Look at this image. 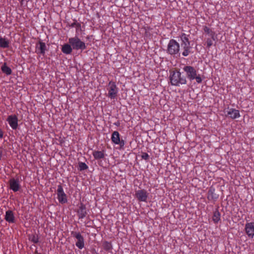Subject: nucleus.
<instances>
[{"label": "nucleus", "mask_w": 254, "mask_h": 254, "mask_svg": "<svg viewBox=\"0 0 254 254\" xmlns=\"http://www.w3.org/2000/svg\"><path fill=\"white\" fill-rule=\"evenodd\" d=\"M1 68L2 72L6 75H10L11 73V69L6 65V64H4Z\"/></svg>", "instance_id": "obj_22"}, {"label": "nucleus", "mask_w": 254, "mask_h": 254, "mask_svg": "<svg viewBox=\"0 0 254 254\" xmlns=\"http://www.w3.org/2000/svg\"><path fill=\"white\" fill-rule=\"evenodd\" d=\"M104 247L106 249L109 250L111 248V244L109 242H105L104 244Z\"/></svg>", "instance_id": "obj_27"}, {"label": "nucleus", "mask_w": 254, "mask_h": 254, "mask_svg": "<svg viewBox=\"0 0 254 254\" xmlns=\"http://www.w3.org/2000/svg\"><path fill=\"white\" fill-rule=\"evenodd\" d=\"M70 29L72 31L75 30V32H82L84 30L81 24L76 20H74L69 25Z\"/></svg>", "instance_id": "obj_12"}, {"label": "nucleus", "mask_w": 254, "mask_h": 254, "mask_svg": "<svg viewBox=\"0 0 254 254\" xmlns=\"http://www.w3.org/2000/svg\"><path fill=\"white\" fill-rule=\"evenodd\" d=\"M207 44L208 47H210L212 45V42L211 40H208L207 41Z\"/></svg>", "instance_id": "obj_29"}, {"label": "nucleus", "mask_w": 254, "mask_h": 254, "mask_svg": "<svg viewBox=\"0 0 254 254\" xmlns=\"http://www.w3.org/2000/svg\"><path fill=\"white\" fill-rule=\"evenodd\" d=\"M108 97L111 99L116 98L117 96L119 88L116 83L113 81H110L107 86Z\"/></svg>", "instance_id": "obj_4"}, {"label": "nucleus", "mask_w": 254, "mask_h": 254, "mask_svg": "<svg viewBox=\"0 0 254 254\" xmlns=\"http://www.w3.org/2000/svg\"><path fill=\"white\" fill-rule=\"evenodd\" d=\"M5 220L9 223H13L15 222V217L13 212L11 210H7L5 212Z\"/></svg>", "instance_id": "obj_13"}, {"label": "nucleus", "mask_w": 254, "mask_h": 254, "mask_svg": "<svg viewBox=\"0 0 254 254\" xmlns=\"http://www.w3.org/2000/svg\"><path fill=\"white\" fill-rule=\"evenodd\" d=\"M34 242H35V243H37V241H36V240H34Z\"/></svg>", "instance_id": "obj_31"}, {"label": "nucleus", "mask_w": 254, "mask_h": 254, "mask_svg": "<svg viewBox=\"0 0 254 254\" xmlns=\"http://www.w3.org/2000/svg\"><path fill=\"white\" fill-rule=\"evenodd\" d=\"M93 155L96 159H100L104 157V154L103 152L101 151H94L93 152Z\"/></svg>", "instance_id": "obj_17"}, {"label": "nucleus", "mask_w": 254, "mask_h": 254, "mask_svg": "<svg viewBox=\"0 0 254 254\" xmlns=\"http://www.w3.org/2000/svg\"><path fill=\"white\" fill-rule=\"evenodd\" d=\"M34 242H35V243H37V241H36V240H34Z\"/></svg>", "instance_id": "obj_32"}, {"label": "nucleus", "mask_w": 254, "mask_h": 254, "mask_svg": "<svg viewBox=\"0 0 254 254\" xmlns=\"http://www.w3.org/2000/svg\"><path fill=\"white\" fill-rule=\"evenodd\" d=\"M73 236L74 237L77 241L75 243L76 246L79 249H82L84 247V239L83 237L79 233L75 232L73 234Z\"/></svg>", "instance_id": "obj_9"}, {"label": "nucleus", "mask_w": 254, "mask_h": 254, "mask_svg": "<svg viewBox=\"0 0 254 254\" xmlns=\"http://www.w3.org/2000/svg\"><path fill=\"white\" fill-rule=\"evenodd\" d=\"M180 50V45L175 40L170 41L168 45V52L171 55L178 54Z\"/></svg>", "instance_id": "obj_5"}, {"label": "nucleus", "mask_w": 254, "mask_h": 254, "mask_svg": "<svg viewBox=\"0 0 254 254\" xmlns=\"http://www.w3.org/2000/svg\"><path fill=\"white\" fill-rule=\"evenodd\" d=\"M181 38L183 43L184 46H190V42L189 41V39L185 34H183Z\"/></svg>", "instance_id": "obj_23"}, {"label": "nucleus", "mask_w": 254, "mask_h": 254, "mask_svg": "<svg viewBox=\"0 0 254 254\" xmlns=\"http://www.w3.org/2000/svg\"><path fill=\"white\" fill-rule=\"evenodd\" d=\"M72 48L70 44H66L63 46L62 51L64 54H69L72 52Z\"/></svg>", "instance_id": "obj_16"}, {"label": "nucleus", "mask_w": 254, "mask_h": 254, "mask_svg": "<svg viewBox=\"0 0 254 254\" xmlns=\"http://www.w3.org/2000/svg\"><path fill=\"white\" fill-rule=\"evenodd\" d=\"M111 140L114 144H119L121 147L125 145V141L123 140H121L120 135L117 131H115L112 133Z\"/></svg>", "instance_id": "obj_8"}, {"label": "nucleus", "mask_w": 254, "mask_h": 254, "mask_svg": "<svg viewBox=\"0 0 254 254\" xmlns=\"http://www.w3.org/2000/svg\"><path fill=\"white\" fill-rule=\"evenodd\" d=\"M212 220L215 223H217L220 220V213L218 210L214 212Z\"/></svg>", "instance_id": "obj_18"}, {"label": "nucleus", "mask_w": 254, "mask_h": 254, "mask_svg": "<svg viewBox=\"0 0 254 254\" xmlns=\"http://www.w3.org/2000/svg\"><path fill=\"white\" fill-rule=\"evenodd\" d=\"M38 49L40 51V53L44 54L46 51V45L44 43L40 42L37 46Z\"/></svg>", "instance_id": "obj_21"}, {"label": "nucleus", "mask_w": 254, "mask_h": 254, "mask_svg": "<svg viewBox=\"0 0 254 254\" xmlns=\"http://www.w3.org/2000/svg\"><path fill=\"white\" fill-rule=\"evenodd\" d=\"M214 192V189H211L209 190L208 192V198L209 199L210 198H213V194Z\"/></svg>", "instance_id": "obj_26"}, {"label": "nucleus", "mask_w": 254, "mask_h": 254, "mask_svg": "<svg viewBox=\"0 0 254 254\" xmlns=\"http://www.w3.org/2000/svg\"><path fill=\"white\" fill-rule=\"evenodd\" d=\"M170 80L171 85L179 86L187 83L186 77L182 75L180 71H173L170 74Z\"/></svg>", "instance_id": "obj_2"}, {"label": "nucleus", "mask_w": 254, "mask_h": 254, "mask_svg": "<svg viewBox=\"0 0 254 254\" xmlns=\"http://www.w3.org/2000/svg\"><path fill=\"white\" fill-rule=\"evenodd\" d=\"M10 188L14 191H17L19 190L20 185L19 181L14 179H11L9 181Z\"/></svg>", "instance_id": "obj_14"}, {"label": "nucleus", "mask_w": 254, "mask_h": 254, "mask_svg": "<svg viewBox=\"0 0 254 254\" xmlns=\"http://www.w3.org/2000/svg\"><path fill=\"white\" fill-rule=\"evenodd\" d=\"M3 137V132L1 129H0V138H2Z\"/></svg>", "instance_id": "obj_30"}, {"label": "nucleus", "mask_w": 254, "mask_h": 254, "mask_svg": "<svg viewBox=\"0 0 254 254\" xmlns=\"http://www.w3.org/2000/svg\"><path fill=\"white\" fill-rule=\"evenodd\" d=\"M136 198L140 201L147 202L148 197V193L145 190H139L135 192Z\"/></svg>", "instance_id": "obj_7"}, {"label": "nucleus", "mask_w": 254, "mask_h": 254, "mask_svg": "<svg viewBox=\"0 0 254 254\" xmlns=\"http://www.w3.org/2000/svg\"><path fill=\"white\" fill-rule=\"evenodd\" d=\"M141 158L144 160H147L149 158V155L147 153H143L141 155Z\"/></svg>", "instance_id": "obj_28"}, {"label": "nucleus", "mask_w": 254, "mask_h": 254, "mask_svg": "<svg viewBox=\"0 0 254 254\" xmlns=\"http://www.w3.org/2000/svg\"><path fill=\"white\" fill-rule=\"evenodd\" d=\"M7 121L10 127L13 129H16L18 127V119L15 115L9 116L7 118Z\"/></svg>", "instance_id": "obj_11"}, {"label": "nucleus", "mask_w": 254, "mask_h": 254, "mask_svg": "<svg viewBox=\"0 0 254 254\" xmlns=\"http://www.w3.org/2000/svg\"><path fill=\"white\" fill-rule=\"evenodd\" d=\"M57 198L59 202L62 204L65 203L67 201L66 195L64 192L63 188L61 185H59L58 186Z\"/></svg>", "instance_id": "obj_6"}, {"label": "nucleus", "mask_w": 254, "mask_h": 254, "mask_svg": "<svg viewBox=\"0 0 254 254\" xmlns=\"http://www.w3.org/2000/svg\"><path fill=\"white\" fill-rule=\"evenodd\" d=\"M185 72L187 77L190 80H195L196 83H201L202 81V78L200 74L197 73L196 69L190 65H185L183 68Z\"/></svg>", "instance_id": "obj_1"}, {"label": "nucleus", "mask_w": 254, "mask_h": 254, "mask_svg": "<svg viewBox=\"0 0 254 254\" xmlns=\"http://www.w3.org/2000/svg\"><path fill=\"white\" fill-rule=\"evenodd\" d=\"M9 46V42L5 38L0 37V47L3 48H7Z\"/></svg>", "instance_id": "obj_20"}, {"label": "nucleus", "mask_w": 254, "mask_h": 254, "mask_svg": "<svg viewBox=\"0 0 254 254\" xmlns=\"http://www.w3.org/2000/svg\"><path fill=\"white\" fill-rule=\"evenodd\" d=\"M68 42L73 49L83 50L86 49L85 44L77 37L69 38Z\"/></svg>", "instance_id": "obj_3"}, {"label": "nucleus", "mask_w": 254, "mask_h": 254, "mask_svg": "<svg viewBox=\"0 0 254 254\" xmlns=\"http://www.w3.org/2000/svg\"><path fill=\"white\" fill-rule=\"evenodd\" d=\"M78 213L79 215V217L80 218H82L84 217H85L86 215V211H85V207L84 205L81 204L80 206L79 210L78 211Z\"/></svg>", "instance_id": "obj_19"}, {"label": "nucleus", "mask_w": 254, "mask_h": 254, "mask_svg": "<svg viewBox=\"0 0 254 254\" xmlns=\"http://www.w3.org/2000/svg\"><path fill=\"white\" fill-rule=\"evenodd\" d=\"M184 51L182 53V55L186 57V56L189 55V53L190 52V46H184Z\"/></svg>", "instance_id": "obj_24"}, {"label": "nucleus", "mask_w": 254, "mask_h": 254, "mask_svg": "<svg viewBox=\"0 0 254 254\" xmlns=\"http://www.w3.org/2000/svg\"><path fill=\"white\" fill-rule=\"evenodd\" d=\"M79 167L80 170H84L86 169L88 167L86 164L84 163L80 162L79 164Z\"/></svg>", "instance_id": "obj_25"}, {"label": "nucleus", "mask_w": 254, "mask_h": 254, "mask_svg": "<svg viewBox=\"0 0 254 254\" xmlns=\"http://www.w3.org/2000/svg\"><path fill=\"white\" fill-rule=\"evenodd\" d=\"M245 230L248 237L253 238L254 237V222L247 223Z\"/></svg>", "instance_id": "obj_10"}, {"label": "nucleus", "mask_w": 254, "mask_h": 254, "mask_svg": "<svg viewBox=\"0 0 254 254\" xmlns=\"http://www.w3.org/2000/svg\"><path fill=\"white\" fill-rule=\"evenodd\" d=\"M227 115L233 119H237L240 117L239 111L232 108L229 109L227 112Z\"/></svg>", "instance_id": "obj_15"}]
</instances>
